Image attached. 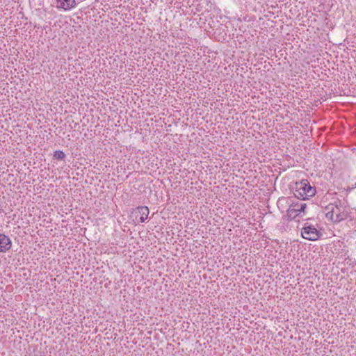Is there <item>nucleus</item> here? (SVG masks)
Returning a JSON list of instances; mask_svg holds the SVG:
<instances>
[{"mask_svg": "<svg viewBox=\"0 0 356 356\" xmlns=\"http://www.w3.org/2000/svg\"><path fill=\"white\" fill-rule=\"evenodd\" d=\"M54 157L58 160H62L65 157V154L63 151L56 150L54 152Z\"/></svg>", "mask_w": 356, "mask_h": 356, "instance_id": "8", "label": "nucleus"}, {"mask_svg": "<svg viewBox=\"0 0 356 356\" xmlns=\"http://www.w3.org/2000/svg\"><path fill=\"white\" fill-rule=\"evenodd\" d=\"M307 204L302 202L293 203L290 205L287 210L288 215L292 216L295 213L293 217L300 215L302 213H305Z\"/></svg>", "mask_w": 356, "mask_h": 356, "instance_id": "4", "label": "nucleus"}, {"mask_svg": "<svg viewBox=\"0 0 356 356\" xmlns=\"http://www.w3.org/2000/svg\"><path fill=\"white\" fill-rule=\"evenodd\" d=\"M56 8L64 10H70L76 6L75 0H56Z\"/></svg>", "mask_w": 356, "mask_h": 356, "instance_id": "6", "label": "nucleus"}, {"mask_svg": "<svg viewBox=\"0 0 356 356\" xmlns=\"http://www.w3.org/2000/svg\"><path fill=\"white\" fill-rule=\"evenodd\" d=\"M11 247V241L8 236L0 234V252H6Z\"/></svg>", "mask_w": 356, "mask_h": 356, "instance_id": "7", "label": "nucleus"}, {"mask_svg": "<svg viewBox=\"0 0 356 356\" xmlns=\"http://www.w3.org/2000/svg\"><path fill=\"white\" fill-rule=\"evenodd\" d=\"M324 213L326 218L334 222H341L347 218L346 207L340 201L325 207Z\"/></svg>", "mask_w": 356, "mask_h": 356, "instance_id": "1", "label": "nucleus"}, {"mask_svg": "<svg viewBox=\"0 0 356 356\" xmlns=\"http://www.w3.org/2000/svg\"><path fill=\"white\" fill-rule=\"evenodd\" d=\"M132 214L136 218H139L140 222H144L149 215V209L147 207H138L133 211Z\"/></svg>", "mask_w": 356, "mask_h": 356, "instance_id": "5", "label": "nucleus"}, {"mask_svg": "<svg viewBox=\"0 0 356 356\" xmlns=\"http://www.w3.org/2000/svg\"><path fill=\"white\" fill-rule=\"evenodd\" d=\"M301 235L305 239L316 241L319 237V232L314 227L308 226L302 229Z\"/></svg>", "mask_w": 356, "mask_h": 356, "instance_id": "3", "label": "nucleus"}, {"mask_svg": "<svg viewBox=\"0 0 356 356\" xmlns=\"http://www.w3.org/2000/svg\"><path fill=\"white\" fill-rule=\"evenodd\" d=\"M298 195H296L298 197L302 200L307 199L315 194V188L312 187L306 180H303L300 183V188L297 190Z\"/></svg>", "mask_w": 356, "mask_h": 356, "instance_id": "2", "label": "nucleus"}]
</instances>
